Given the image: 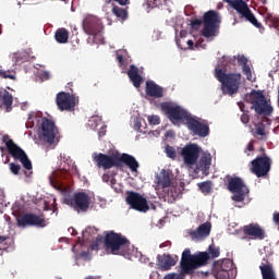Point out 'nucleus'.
Wrapping results in <instances>:
<instances>
[{"label":"nucleus","instance_id":"nucleus-1","mask_svg":"<svg viewBox=\"0 0 279 279\" xmlns=\"http://www.w3.org/2000/svg\"><path fill=\"white\" fill-rule=\"evenodd\" d=\"M92 158L98 169L108 170L114 168L122 170L126 166L132 173H138V167H141L134 156L125 153H112L111 155L94 153Z\"/></svg>","mask_w":279,"mask_h":279},{"label":"nucleus","instance_id":"nucleus-2","mask_svg":"<svg viewBox=\"0 0 279 279\" xmlns=\"http://www.w3.org/2000/svg\"><path fill=\"white\" fill-rule=\"evenodd\" d=\"M209 260L210 254H208V252H197L195 254H191V248H185L181 255L180 276H191L195 269L206 267Z\"/></svg>","mask_w":279,"mask_h":279},{"label":"nucleus","instance_id":"nucleus-3","mask_svg":"<svg viewBox=\"0 0 279 279\" xmlns=\"http://www.w3.org/2000/svg\"><path fill=\"white\" fill-rule=\"evenodd\" d=\"M215 77L221 84L222 95L232 97L239 93L242 80L241 73H226L223 70L216 68Z\"/></svg>","mask_w":279,"mask_h":279},{"label":"nucleus","instance_id":"nucleus-4","mask_svg":"<svg viewBox=\"0 0 279 279\" xmlns=\"http://www.w3.org/2000/svg\"><path fill=\"white\" fill-rule=\"evenodd\" d=\"M203 278H208L213 274L216 279H235L236 268L230 258L219 259L213 263L211 269L199 272Z\"/></svg>","mask_w":279,"mask_h":279},{"label":"nucleus","instance_id":"nucleus-5","mask_svg":"<svg viewBox=\"0 0 279 279\" xmlns=\"http://www.w3.org/2000/svg\"><path fill=\"white\" fill-rule=\"evenodd\" d=\"M204 25L202 35L205 38H211L217 34V23H219V13L217 11H207L204 14L203 21L202 20H193L191 25L193 29L199 27V25Z\"/></svg>","mask_w":279,"mask_h":279},{"label":"nucleus","instance_id":"nucleus-6","mask_svg":"<svg viewBox=\"0 0 279 279\" xmlns=\"http://www.w3.org/2000/svg\"><path fill=\"white\" fill-rule=\"evenodd\" d=\"M247 104H252V110H255L256 114H266L269 117L274 112V107L267 102V98L262 90L253 89L246 97Z\"/></svg>","mask_w":279,"mask_h":279},{"label":"nucleus","instance_id":"nucleus-7","mask_svg":"<svg viewBox=\"0 0 279 279\" xmlns=\"http://www.w3.org/2000/svg\"><path fill=\"white\" fill-rule=\"evenodd\" d=\"M104 243L105 250L111 254H119V251L123 250V247H130V240L123 236V234L114 231H109L105 235Z\"/></svg>","mask_w":279,"mask_h":279},{"label":"nucleus","instance_id":"nucleus-8","mask_svg":"<svg viewBox=\"0 0 279 279\" xmlns=\"http://www.w3.org/2000/svg\"><path fill=\"white\" fill-rule=\"evenodd\" d=\"M160 109L168 117L171 123H180V121H187L191 119L189 111L178 105L171 102H161Z\"/></svg>","mask_w":279,"mask_h":279},{"label":"nucleus","instance_id":"nucleus-9","mask_svg":"<svg viewBox=\"0 0 279 279\" xmlns=\"http://www.w3.org/2000/svg\"><path fill=\"white\" fill-rule=\"evenodd\" d=\"M38 136L39 141L43 143L53 145L56 143V137L58 136V126H56V122L48 118H43Z\"/></svg>","mask_w":279,"mask_h":279},{"label":"nucleus","instance_id":"nucleus-10","mask_svg":"<svg viewBox=\"0 0 279 279\" xmlns=\"http://www.w3.org/2000/svg\"><path fill=\"white\" fill-rule=\"evenodd\" d=\"M83 29L88 36H94V43H104V36L101 35L104 24L101 20L95 16L86 17L83 21Z\"/></svg>","mask_w":279,"mask_h":279},{"label":"nucleus","instance_id":"nucleus-11","mask_svg":"<svg viewBox=\"0 0 279 279\" xmlns=\"http://www.w3.org/2000/svg\"><path fill=\"white\" fill-rule=\"evenodd\" d=\"M251 171L256 178H265L271 171V158L266 154L257 156L251 161Z\"/></svg>","mask_w":279,"mask_h":279},{"label":"nucleus","instance_id":"nucleus-12","mask_svg":"<svg viewBox=\"0 0 279 279\" xmlns=\"http://www.w3.org/2000/svg\"><path fill=\"white\" fill-rule=\"evenodd\" d=\"M5 146L10 156H12L14 160H20L26 171H32V160H29V157H27V154L23 148L16 145L13 140H8L5 142Z\"/></svg>","mask_w":279,"mask_h":279},{"label":"nucleus","instance_id":"nucleus-13","mask_svg":"<svg viewBox=\"0 0 279 279\" xmlns=\"http://www.w3.org/2000/svg\"><path fill=\"white\" fill-rule=\"evenodd\" d=\"M125 202L132 210H137V213H147L149 210L147 198L138 192L128 191Z\"/></svg>","mask_w":279,"mask_h":279},{"label":"nucleus","instance_id":"nucleus-14","mask_svg":"<svg viewBox=\"0 0 279 279\" xmlns=\"http://www.w3.org/2000/svg\"><path fill=\"white\" fill-rule=\"evenodd\" d=\"M228 190L233 193V202H244L245 195L250 193V190L245 186L241 178H231L228 183Z\"/></svg>","mask_w":279,"mask_h":279},{"label":"nucleus","instance_id":"nucleus-15","mask_svg":"<svg viewBox=\"0 0 279 279\" xmlns=\"http://www.w3.org/2000/svg\"><path fill=\"white\" fill-rule=\"evenodd\" d=\"M233 10H235L238 14H241L242 16H244V19H246L248 23H252L254 27H257V29L263 32L265 31V27H263V24L258 22L254 13H252V10H250V7L247 5V2L245 0L243 1L239 0L238 2H235L233 4Z\"/></svg>","mask_w":279,"mask_h":279},{"label":"nucleus","instance_id":"nucleus-16","mask_svg":"<svg viewBox=\"0 0 279 279\" xmlns=\"http://www.w3.org/2000/svg\"><path fill=\"white\" fill-rule=\"evenodd\" d=\"M181 156L186 167H194V165H197V160L199 159V146H197V144L185 145L181 149Z\"/></svg>","mask_w":279,"mask_h":279},{"label":"nucleus","instance_id":"nucleus-17","mask_svg":"<svg viewBox=\"0 0 279 279\" xmlns=\"http://www.w3.org/2000/svg\"><path fill=\"white\" fill-rule=\"evenodd\" d=\"M56 104L61 112H73L75 110V96L66 92L57 94Z\"/></svg>","mask_w":279,"mask_h":279},{"label":"nucleus","instance_id":"nucleus-18","mask_svg":"<svg viewBox=\"0 0 279 279\" xmlns=\"http://www.w3.org/2000/svg\"><path fill=\"white\" fill-rule=\"evenodd\" d=\"M71 206L76 213H87L90 208V196L85 192L75 193Z\"/></svg>","mask_w":279,"mask_h":279},{"label":"nucleus","instance_id":"nucleus-19","mask_svg":"<svg viewBox=\"0 0 279 279\" xmlns=\"http://www.w3.org/2000/svg\"><path fill=\"white\" fill-rule=\"evenodd\" d=\"M17 226L20 228H27V226H35L36 228H47V221L45 218L37 216L36 214H25L17 218Z\"/></svg>","mask_w":279,"mask_h":279},{"label":"nucleus","instance_id":"nucleus-20","mask_svg":"<svg viewBox=\"0 0 279 279\" xmlns=\"http://www.w3.org/2000/svg\"><path fill=\"white\" fill-rule=\"evenodd\" d=\"M186 125L195 136H201L202 138H206L208 134H210V129L208 125L197 121L195 118H190L186 121Z\"/></svg>","mask_w":279,"mask_h":279},{"label":"nucleus","instance_id":"nucleus-21","mask_svg":"<svg viewBox=\"0 0 279 279\" xmlns=\"http://www.w3.org/2000/svg\"><path fill=\"white\" fill-rule=\"evenodd\" d=\"M175 265H178V258H173L170 254L157 255V269L159 271H169Z\"/></svg>","mask_w":279,"mask_h":279},{"label":"nucleus","instance_id":"nucleus-22","mask_svg":"<svg viewBox=\"0 0 279 279\" xmlns=\"http://www.w3.org/2000/svg\"><path fill=\"white\" fill-rule=\"evenodd\" d=\"M210 222H205L201 225L196 230L187 231V234L192 241H204V239L210 234Z\"/></svg>","mask_w":279,"mask_h":279},{"label":"nucleus","instance_id":"nucleus-23","mask_svg":"<svg viewBox=\"0 0 279 279\" xmlns=\"http://www.w3.org/2000/svg\"><path fill=\"white\" fill-rule=\"evenodd\" d=\"M243 232L246 236H252V239H258L263 241L265 239V229L260 228L258 223H250L243 227Z\"/></svg>","mask_w":279,"mask_h":279},{"label":"nucleus","instance_id":"nucleus-24","mask_svg":"<svg viewBox=\"0 0 279 279\" xmlns=\"http://www.w3.org/2000/svg\"><path fill=\"white\" fill-rule=\"evenodd\" d=\"M14 104V97L8 92V89L0 90V108H4L5 112H12V105Z\"/></svg>","mask_w":279,"mask_h":279},{"label":"nucleus","instance_id":"nucleus-25","mask_svg":"<svg viewBox=\"0 0 279 279\" xmlns=\"http://www.w3.org/2000/svg\"><path fill=\"white\" fill-rule=\"evenodd\" d=\"M128 77L132 82L135 88H141V84H143V76L138 73V68L136 65H130L129 71L126 72Z\"/></svg>","mask_w":279,"mask_h":279},{"label":"nucleus","instance_id":"nucleus-26","mask_svg":"<svg viewBox=\"0 0 279 279\" xmlns=\"http://www.w3.org/2000/svg\"><path fill=\"white\" fill-rule=\"evenodd\" d=\"M146 95H148V97H155V99H160V97L163 95L162 87L155 84L154 81H147Z\"/></svg>","mask_w":279,"mask_h":279},{"label":"nucleus","instance_id":"nucleus-27","mask_svg":"<svg viewBox=\"0 0 279 279\" xmlns=\"http://www.w3.org/2000/svg\"><path fill=\"white\" fill-rule=\"evenodd\" d=\"M251 134L254 136V138H257V141H267V130L265 123H255L254 128L251 130Z\"/></svg>","mask_w":279,"mask_h":279},{"label":"nucleus","instance_id":"nucleus-28","mask_svg":"<svg viewBox=\"0 0 279 279\" xmlns=\"http://www.w3.org/2000/svg\"><path fill=\"white\" fill-rule=\"evenodd\" d=\"M156 178L157 186H159V189H169V186H171V175L166 169H162Z\"/></svg>","mask_w":279,"mask_h":279},{"label":"nucleus","instance_id":"nucleus-29","mask_svg":"<svg viewBox=\"0 0 279 279\" xmlns=\"http://www.w3.org/2000/svg\"><path fill=\"white\" fill-rule=\"evenodd\" d=\"M54 39L60 45H66L69 43V31L64 27L58 28L54 33Z\"/></svg>","mask_w":279,"mask_h":279},{"label":"nucleus","instance_id":"nucleus-30","mask_svg":"<svg viewBox=\"0 0 279 279\" xmlns=\"http://www.w3.org/2000/svg\"><path fill=\"white\" fill-rule=\"evenodd\" d=\"M259 269L263 279H277L276 272L274 271V268L270 265L259 266Z\"/></svg>","mask_w":279,"mask_h":279},{"label":"nucleus","instance_id":"nucleus-31","mask_svg":"<svg viewBox=\"0 0 279 279\" xmlns=\"http://www.w3.org/2000/svg\"><path fill=\"white\" fill-rule=\"evenodd\" d=\"M264 19L268 27H274L275 29H279V17L274 16L271 13H267Z\"/></svg>","mask_w":279,"mask_h":279},{"label":"nucleus","instance_id":"nucleus-32","mask_svg":"<svg viewBox=\"0 0 279 279\" xmlns=\"http://www.w3.org/2000/svg\"><path fill=\"white\" fill-rule=\"evenodd\" d=\"M213 159L209 156H203L201 158L199 163L196 166V169L198 171H206L207 169H210V162Z\"/></svg>","mask_w":279,"mask_h":279},{"label":"nucleus","instance_id":"nucleus-33","mask_svg":"<svg viewBox=\"0 0 279 279\" xmlns=\"http://www.w3.org/2000/svg\"><path fill=\"white\" fill-rule=\"evenodd\" d=\"M112 14H114V16L121 19L122 21H125V19H128V10L118 5H113Z\"/></svg>","mask_w":279,"mask_h":279},{"label":"nucleus","instance_id":"nucleus-34","mask_svg":"<svg viewBox=\"0 0 279 279\" xmlns=\"http://www.w3.org/2000/svg\"><path fill=\"white\" fill-rule=\"evenodd\" d=\"M198 189L204 195L213 193V181H204L198 183Z\"/></svg>","mask_w":279,"mask_h":279},{"label":"nucleus","instance_id":"nucleus-35","mask_svg":"<svg viewBox=\"0 0 279 279\" xmlns=\"http://www.w3.org/2000/svg\"><path fill=\"white\" fill-rule=\"evenodd\" d=\"M0 77H3V80H16V71L14 70H3L0 68Z\"/></svg>","mask_w":279,"mask_h":279},{"label":"nucleus","instance_id":"nucleus-36","mask_svg":"<svg viewBox=\"0 0 279 279\" xmlns=\"http://www.w3.org/2000/svg\"><path fill=\"white\" fill-rule=\"evenodd\" d=\"M207 254H209L210 259L213 258H219L221 251L219 247L215 246L214 244L209 245L207 248Z\"/></svg>","mask_w":279,"mask_h":279},{"label":"nucleus","instance_id":"nucleus-37","mask_svg":"<svg viewBox=\"0 0 279 279\" xmlns=\"http://www.w3.org/2000/svg\"><path fill=\"white\" fill-rule=\"evenodd\" d=\"M12 61L14 64H21V62H25V54L21 52H15L12 54Z\"/></svg>","mask_w":279,"mask_h":279},{"label":"nucleus","instance_id":"nucleus-38","mask_svg":"<svg viewBox=\"0 0 279 279\" xmlns=\"http://www.w3.org/2000/svg\"><path fill=\"white\" fill-rule=\"evenodd\" d=\"M242 73L246 75V80H248V82H252V69L250 65H242Z\"/></svg>","mask_w":279,"mask_h":279},{"label":"nucleus","instance_id":"nucleus-39","mask_svg":"<svg viewBox=\"0 0 279 279\" xmlns=\"http://www.w3.org/2000/svg\"><path fill=\"white\" fill-rule=\"evenodd\" d=\"M166 153H167L168 158H177V156H178V154L175 153V148H173V146H167Z\"/></svg>","mask_w":279,"mask_h":279},{"label":"nucleus","instance_id":"nucleus-40","mask_svg":"<svg viewBox=\"0 0 279 279\" xmlns=\"http://www.w3.org/2000/svg\"><path fill=\"white\" fill-rule=\"evenodd\" d=\"M148 122L150 123V125H160V117L149 116L148 117Z\"/></svg>","mask_w":279,"mask_h":279},{"label":"nucleus","instance_id":"nucleus-41","mask_svg":"<svg viewBox=\"0 0 279 279\" xmlns=\"http://www.w3.org/2000/svg\"><path fill=\"white\" fill-rule=\"evenodd\" d=\"M10 171L14 174V175H19V171H21V166L16 165L14 162L10 163Z\"/></svg>","mask_w":279,"mask_h":279},{"label":"nucleus","instance_id":"nucleus-42","mask_svg":"<svg viewBox=\"0 0 279 279\" xmlns=\"http://www.w3.org/2000/svg\"><path fill=\"white\" fill-rule=\"evenodd\" d=\"M238 64L240 66H245L247 65V58L245 56H240L238 57Z\"/></svg>","mask_w":279,"mask_h":279},{"label":"nucleus","instance_id":"nucleus-43","mask_svg":"<svg viewBox=\"0 0 279 279\" xmlns=\"http://www.w3.org/2000/svg\"><path fill=\"white\" fill-rule=\"evenodd\" d=\"M165 279H184V277H182V276H180L178 274L172 272V274L166 275Z\"/></svg>","mask_w":279,"mask_h":279},{"label":"nucleus","instance_id":"nucleus-44","mask_svg":"<svg viewBox=\"0 0 279 279\" xmlns=\"http://www.w3.org/2000/svg\"><path fill=\"white\" fill-rule=\"evenodd\" d=\"M240 119H241V122L244 123V125H247V123H250V114L248 113H243Z\"/></svg>","mask_w":279,"mask_h":279},{"label":"nucleus","instance_id":"nucleus-45","mask_svg":"<svg viewBox=\"0 0 279 279\" xmlns=\"http://www.w3.org/2000/svg\"><path fill=\"white\" fill-rule=\"evenodd\" d=\"M117 60L119 62V66H125V59H123L122 54H117Z\"/></svg>","mask_w":279,"mask_h":279},{"label":"nucleus","instance_id":"nucleus-46","mask_svg":"<svg viewBox=\"0 0 279 279\" xmlns=\"http://www.w3.org/2000/svg\"><path fill=\"white\" fill-rule=\"evenodd\" d=\"M50 184L51 186H53L54 189H58V191H60V189H62V185L60 184V182H54L53 179H50Z\"/></svg>","mask_w":279,"mask_h":279},{"label":"nucleus","instance_id":"nucleus-47","mask_svg":"<svg viewBox=\"0 0 279 279\" xmlns=\"http://www.w3.org/2000/svg\"><path fill=\"white\" fill-rule=\"evenodd\" d=\"M247 151H254V141L253 140L246 146L245 154H247Z\"/></svg>","mask_w":279,"mask_h":279},{"label":"nucleus","instance_id":"nucleus-48","mask_svg":"<svg viewBox=\"0 0 279 279\" xmlns=\"http://www.w3.org/2000/svg\"><path fill=\"white\" fill-rule=\"evenodd\" d=\"M116 3H119V5H128L130 4V0H113Z\"/></svg>","mask_w":279,"mask_h":279},{"label":"nucleus","instance_id":"nucleus-49","mask_svg":"<svg viewBox=\"0 0 279 279\" xmlns=\"http://www.w3.org/2000/svg\"><path fill=\"white\" fill-rule=\"evenodd\" d=\"M238 106H239L241 112H245V104H243V102H238Z\"/></svg>","mask_w":279,"mask_h":279},{"label":"nucleus","instance_id":"nucleus-50","mask_svg":"<svg viewBox=\"0 0 279 279\" xmlns=\"http://www.w3.org/2000/svg\"><path fill=\"white\" fill-rule=\"evenodd\" d=\"M102 182H110V175L109 174H104L102 175Z\"/></svg>","mask_w":279,"mask_h":279},{"label":"nucleus","instance_id":"nucleus-51","mask_svg":"<svg viewBox=\"0 0 279 279\" xmlns=\"http://www.w3.org/2000/svg\"><path fill=\"white\" fill-rule=\"evenodd\" d=\"M134 129L135 130H141V123L138 122V120L135 121Z\"/></svg>","mask_w":279,"mask_h":279},{"label":"nucleus","instance_id":"nucleus-52","mask_svg":"<svg viewBox=\"0 0 279 279\" xmlns=\"http://www.w3.org/2000/svg\"><path fill=\"white\" fill-rule=\"evenodd\" d=\"M8 240V238L3 236V235H0V244L1 243H5V241Z\"/></svg>","mask_w":279,"mask_h":279},{"label":"nucleus","instance_id":"nucleus-53","mask_svg":"<svg viewBox=\"0 0 279 279\" xmlns=\"http://www.w3.org/2000/svg\"><path fill=\"white\" fill-rule=\"evenodd\" d=\"M69 230H70V231L72 230L73 236L77 235V231H76L74 228H70Z\"/></svg>","mask_w":279,"mask_h":279},{"label":"nucleus","instance_id":"nucleus-54","mask_svg":"<svg viewBox=\"0 0 279 279\" xmlns=\"http://www.w3.org/2000/svg\"><path fill=\"white\" fill-rule=\"evenodd\" d=\"M187 45H189V47H190V49H193V40H187Z\"/></svg>","mask_w":279,"mask_h":279},{"label":"nucleus","instance_id":"nucleus-55","mask_svg":"<svg viewBox=\"0 0 279 279\" xmlns=\"http://www.w3.org/2000/svg\"><path fill=\"white\" fill-rule=\"evenodd\" d=\"M52 210L53 213H56V210H58V207L54 205Z\"/></svg>","mask_w":279,"mask_h":279},{"label":"nucleus","instance_id":"nucleus-56","mask_svg":"<svg viewBox=\"0 0 279 279\" xmlns=\"http://www.w3.org/2000/svg\"><path fill=\"white\" fill-rule=\"evenodd\" d=\"M45 210H49V208H47V205L45 206Z\"/></svg>","mask_w":279,"mask_h":279},{"label":"nucleus","instance_id":"nucleus-57","mask_svg":"<svg viewBox=\"0 0 279 279\" xmlns=\"http://www.w3.org/2000/svg\"><path fill=\"white\" fill-rule=\"evenodd\" d=\"M101 134L105 135V133H99V136H101Z\"/></svg>","mask_w":279,"mask_h":279},{"label":"nucleus","instance_id":"nucleus-58","mask_svg":"<svg viewBox=\"0 0 279 279\" xmlns=\"http://www.w3.org/2000/svg\"><path fill=\"white\" fill-rule=\"evenodd\" d=\"M101 134L105 135V133H99V136H101Z\"/></svg>","mask_w":279,"mask_h":279},{"label":"nucleus","instance_id":"nucleus-59","mask_svg":"<svg viewBox=\"0 0 279 279\" xmlns=\"http://www.w3.org/2000/svg\"><path fill=\"white\" fill-rule=\"evenodd\" d=\"M101 134L105 135V133H99V136H101Z\"/></svg>","mask_w":279,"mask_h":279},{"label":"nucleus","instance_id":"nucleus-60","mask_svg":"<svg viewBox=\"0 0 279 279\" xmlns=\"http://www.w3.org/2000/svg\"><path fill=\"white\" fill-rule=\"evenodd\" d=\"M25 174L27 175V178H29V174H27V172H25Z\"/></svg>","mask_w":279,"mask_h":279},{"label":"nucleus","instance_id":"nucleus-61","mask_svg":"<svg viewBox=\"0 0 279 279\" xmlns=\"http://www.w3.org/2000/svg\"><path fill=\"white\" fill-rule=\"evenodd\" d=\"M25 174L27 175V178H29V174H27V172H25Z\"/></svg>","mask_w":279,"mask_h":279}]
</instances>
